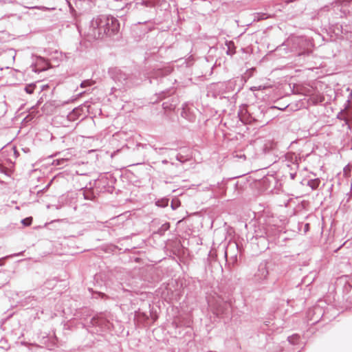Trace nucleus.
Listing matches in <instances>:
<instances>
[{"label": "nucleus", "mask_w": 352, "mask_h": 352, "mask_svg": "<svg viewBox=\"0 0 352 352\" xmlns=\"http://www.w3.org/2000/svg\"><path fill=\"white\" fill-rule=\"evenodd\" d=\"M48 63L42 58H37L36 62V70L41 71L47 68Z\"/></svg>", "instance_id": "f257e3e1"}, {"label": "nucleus", "mask_w": 352, "mask_h": 352, "mask_svg": "<svg viewBox=\"0 0 352 352\" xmlns=\"http://www.w3.org/2000/svg\"><path fill=\"white\" fill-rule=\"evenodd\" d=\"M324 100V96L320 95V94H316V95H313L311 98H310V100L312 102L313 104H316L318 102H323Z\"/></svg>", "instance_id": "f03ea898"}, {"label": "nucleus", "mask_w": 352, "mask_h": 352, "mask_svg": "<svg viewBox=\"0 0 352 352\" xmlns=\"http://www.w3.org/2000/svg\"><path fill=\"white\" fill-rule=\"evenodd\" d=\"M320 181L319 179H311L308 182V186L313 190L316 189L320 185Z\"/></svg>", "instance_id": "7ed1b4c3"}, {"label": "nucleus", "mask_w": 352, "mask_h": 352, "mask_svg": "<svg viewBox=\"0 0 352 352\" xmlns=\"http://www.w3.org/2000/svg\"><path fill=\"white\" fill-rule=\"evenodd\" d=\"M34 89H35V85L33 84H30L25 87V91L28 94H31L32 93H33Z\"/></svg>", "instance_id": "20e7f679"}, {"label": "nucleus", "mask_w": 352, "mask_h": 352, "mask_svg": "<svg viewBox=\"0 0 352 352\" xmlns=\"http://www.w3.org/2000/svg\"><path fill=\"white\" fill-rule=\"evenodd\" d=\"M94 82L93 80H85L83 81L80 86L81 87H88V86H91L92 85H94Z\"/></svg>", "instance_id": "39448f33"}, {"label": "nucleus", "mask_w": 352, "mask_h": 352, "mask_svg": "<svg viewBox=\"0 0 352 352\" xmlns=\"http://www.w3.org/2000/svg\"><path fill=\"white\" fill-rule=\"evenodd\" d=\"M32 218H26L23 219V226H30L32 223Z\"/></svg>", "instance_id": "423d86ee"}, {"label": "nucleus", "mask_w": 352, "mask_h": 352, "mask_svg": "<svg viewBox=\"0 0 352 352\" xmlns=\"http://www.w3.org/2000/svg\"><path fill=\"white\" fill-rule=\"evenodd\" d=\"M32 120V116H28L27 117H25L24 119H23V121H25V122H29Z\"/></svg>", "instance_id": "0eeeda50"}]
</instances>
